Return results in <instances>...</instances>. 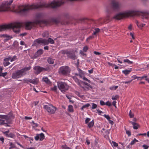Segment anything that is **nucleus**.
<instances>
[{
	"instance_id": "nucleus-1",
	"label": "nucleus",
	"mask_w": 149,
	"mask_h": 149,
	"mask_svg": "<svg viewBox=\"0 0 149 149\" xmlns=\"http://www.w3.org/2000/svg\"><path fill=\"white\" fill-rule=\"evenodd\" d=\"M120 7V4L118 1L115 0H112L111 3V8L107 7L106 8L107 15L106 17L103 19L102 18L99 19L98 20L99 23L100 24L107 23L111 21L112 19L120 20L130 16H139L142 13L140 11L137 10H129L119 13L111 17L110 14L112 13L114 11L118 10Z\"/></svg>"
},
{
	"instance_id": "nucleus-2",
	"label": "nucleus",
	"mask_w": 149,
	"mask_h": 149,
	"mask_svg": "<svg viewBox=\"0 0 149 149\" xmlns=\"http://www.w3.org/2000/svg\"><path fill=\"white\" fill-rule=\"evenodd\" d=\"M64 3V2L62 1H53L49 3H47L46 2H40L39 4H33L31 5H23L19 7L18 12L21 14H24L29 10L39 8L49 7L52 8H55L61 6Z\"/></svg>"
},
{
	"instance_id": "nucleus-3",
	"label": "nucleus",
	"mask_w": 149,
	"mask_h": 149,
	"mask_svg": "<svg viewBox=\"0 0 149 149\" xmlns=\"http://www.w3.org/2000/svg\"><path fill=\"white\" fill-rule=\"evenodd\" d=\"M22 24L19 22L11 23L8 25L0 26V32L5 31L6 29H11L16 33H19L20 28L22 27Z\"/></svg>"
},
{
	"instance_id": "nucleus-4",
	"label": "nucleus",
	"mask_w": 149,
	"mask_h": 149,
	"mask_svg": "<svg viewBox=\"0 0 149 149\" xmlns=\"http://www.w3.org/2000/svg\"><path fill=\"white\" fill-rule=\"evenodd\" d=\"M31 66L26 67L21 70H18L17 71L13 73L12 75V77L14 79H17L18 78L21 77L26 74V72L30 70L31 68Z\"/></svg>"
},
{
	"instance_id": "nucleus-5",
	"label": "nucleus",
	"mask_w": 149,
	"mask_h": 149,
	"mask_svg": "<svg viewBox=\"0 0 149 149\" xmlns=\"http://www.w3.org/2000/svg\"><path fill=\"white\" fill-rule=\"evenodd\" d=\"M49 43L53 44L54 43V42L52 38H49L47 40L40 38L34 41L33 45L34 46H37L38 44H43L44 45H48Z\"/></svg>"
},
{
	"instance_id": "nucleus-6",
	"label": "nucleus",
	"mask_w": 149,
	"mask_h": 149,
	"mask_svg": "<svg viewBox=\"0 0 149 149\" xmlns=\"http://www.w3.org/2000/svg\"><path fill=\"white\" fill-rule=\"evenodd\" d=\"M13 0H10L2 2L0 5V12L5 11L9 10L10 8V5Z\"/></svg>"
},
{
	"instance_id": "nucleus-7",
	"label": "nucleus",
	"mask_w": 149,
	"mask_h": 149,
	"mask_svg": "<svg viewBox=\"0 0 149 149\" xmlns=\"http://www.w3.org/2000/svg\"><path fill=\"white\" fill-rule=\"evenodd\" d=\"M70 69L68 66H64L60 68L58 70L59 73L64 76H67L69 74Z\"/></svg>"
},
{
	"instance_id": "nucleus-8",
	"label": "nucleus",
	"mask_w": 149,
	"mask_h": 149,
	"mask_svg": "<svg viewBox=\"0 0 149 149\" xmlns=\"http://www.w3.org/2000/svg\"><path fill=\"white\" fill-rule=\"evenodd\" d=\"M58 89L61 92L64 93L69 88V86L66 83L61 81H58L57 83Z\"/></svg>"
},
{
	"instance_id": "nucleus-9",
	"label": "nucleus",
	"mask_w": 149,
	"mask_h": 149,
	"mask_svg": "<svg viewBox=\"0 0 149 149\" xmlns=\"http://www.w3.org/2000/svg\"><path fill=\"white\" fill-rule=\"evenodd\" d=\"M42 17V14L41 13H37L36 14L35 17L34 21L35 23L38 24H46L47 23L46 21L41 20Z\"/></svg>"
},
{
	"instance_id": "nucleus-10",
	"label": "nucleus",
	"mask_w": 149,
	"mask_h": 149,
	"mask_svg": "<svg viewBox=\"0 0 149 149\" xmlns=\"http://www.w3.org/2000/svg\"><path fill=\"white\" fill-rule=\"evenodd\" d=\"M44 108L47 111L51 114L55 113L57 109V108L52 104H49L44 106Z\"/></svg>"
},
{
	"instance_id": "nucleus-11",
	"label": "nucleus",
	"mask_w": 149,
	"mask_h": 149,
	"mask_svg": "<svg viewBox=\"0 0 149 149\" xmlns=\"http://www.w3.org/2000/svg\"><path fill=\"white\" fill-rule=\"evenodd\" d=\"M33 69L35 70L34 73L36 74H40L41 72L43 71H48L50 70L48 66H47L46 68H44L39 66H35Z\"/></svg>"
},
{
	"instance_id": "nucleus-12",
	"label": "nucleus",
	"mask_w": 149,
	"mask_h": 149,
	"mask_svg": "<svg viewBox=\"0 0 149 149\" xmlns=\"http://www.w3.org/2000/svg\"><path fill=\"white\" fill-rule=\"evenodd\" d=\"M14 118L12 113H9L8 115H0V121L1 122L3 120L1 119H4L8 123H10L11 119Z\"/></svg>"
},
{
	"instance_id": "nucleus-13",
	"label": "nucleus",
	"mask_w": 149,
	"mask_h": 149,
	"mask_svg": "<svg viewBox=\"0 0 149 149\" xmlns=\"http://www.w3.org/2000/svg\"><path fill=\"white\" fill-rule=\"evenodd\" d=\"M37 25L34 22H26L25 23V29L26 30H30L31 29Z\"/></svg>"
},
{
	"instance_id": "nucleus-14",
	"label": "nucleus",
	"mask_w": 149,
	"mask_h": 149,
	"mask_svg": "<svg viewBox=\"0 0 149 149\" xmlns=\"http://www.w3.org/2000/svg\"><path fill=\"white\" fill-rule=\"evenodd\" d=\"M23 80L24 81V83H26L28 84H29V82H30L34 84H37L39 82L38 79L37 78L33 79H23Z\"/></svg>"
},
{
	"instance_id": "nucleus-15",
	"label": "nucleus",
	"mask_w": 149,
	"mask_h": 149,
	"mask_svg": "<svg viewBox=\"0 0 149 149\" xmlns=\"http://www.w3.org/2000/svg\"><path fill=\"white\" fill-rule=\"evenodd\" d=\"M69 54H68L67 57L73 60L76 59L77 57L75 54V52L73 50L70 51H69Z\"/></svg>"
},
{
	"instance_id": "nucleus-16",
	"label": "nucleus",
	"mask_w": 149,
	"mask_h": 149,
	"mask_svg": "<svg viewBox=\"0 0 149 149\" xmlns=\"http://www.w3.org/2000/svg\"><path fill=\"white\" fill-rule=\"evenodd\" d=\"M45 136L44 134L42 133L40 134H37L36 136L35 137V140L37 141L39 139L40 141H42L45 138Z\"/></svg>"
},
{
	"instance_id": "nucleus-17",
	"label": "nucleus",
	"mask_w": 149,
	"mask_h": 149,
	"mask_svg": "<svg viewBox=\"0 0 149 149\" xmlns=\"http://www.w3.org/2000/svg\"><path fill=\"white\" fill-rule=\"evenodd\" d=\"M11 59V56H9L8 58H4L3 62V64L4 66L6 67L10 64V63L9 62V61Z\"/></svg>"
},
{
	"instance_id": "nucleus-18",
	"label": "nucleus",
	"mask_w": 149,
	"mask_h": 149,
	"mask_svg": "<svg viewBox=\"0 0 149 149\" xmlns=\"http://www.w3.org/2000/svg\"><path fill=\"white\" fill-rule=\"evenodd\" d=\"M4 134L7 137H8L14 138L15 136L14 134L12 133H9V131H5L4 132Z\"/></svg>"
},
{
	"instance_id": "nucleus-19",
	"label": "nucleus",
	"mask_w": 149,
	"mask_h": 149,
	"mask_svg": "<svg viewBox=\"0 0 149 149\" xmlns=\"http://www.w3.org/2000/svg\"><path fill=\"white\" fill-rule=\"evenodd\" d=\"M43 53V50L42 49H40L37 51V52L34 54V57L35 58H36L42 54Z\"/></svg>"
},
{
	"instance_id": "nucleus-20",
	"label": "nucleus",
	"mask_w": 149,
	"mask_h": 149,
	"mask_svg": "<svg viewBox=\"0 0 149 149\" xmlns=\"http://www.w3.org/2000/svg\"><path fill=\"white\" fill-rule=\"evenodd\" d=\"M140 12L142 13H141L139 16L141 15L143 16L144 18H145L146 19H148V18L146 16V15H149V12L148 11Z\"/></svg>"
},
{
	"instance_id": "nucleus-21",
	"label": "nucleus",
	"mask_w": 149,
	"mask_h": 149,
	"mask_svg": "<svg viewBox=\"0 0 149 149\" xmlns=\"http://www.w3.org/2000/svg\"><path fill=\"white\" fill-rule=\"evenodd\" d=\"M72 78L78 85L81 86V81L79 80L75 76H73Z\"/></svg>"
},
{
	"instance_id": "nucleus-22",
	"label": "nucleus",
	"mask_w": 149,
	"mask_h": 149,
	"mask_svg": "<svg viewBox=\"0 0 149 149\" xmlns=\"http://www.w3.org/2000/svg\"><path fill=\"white\" fill-rule=\"evenodd\" d=\"M42 80L47 84H49L51 83V81L47 77H43L42 78Z\"/></svg>"
},
{
	"instance_id": "nucleus-23",
	"label": "nucleus",
	"mask_w": 149,
	"mask_h": 149,
	"mask_svg": "<svg viewBox=\"0 0 149 149\" xmlns=\"http://www.w3.org/2000/svg\"><path fill=\"white\" fill-rule=\"evenodd\" d=\"M54 59L51 58L49 57L48 58L47 61L50 64H53L54 63Z\"/></svg>"
},
{
	"instance_id": "nucleus-24",
	"label": "nucleus",
	"mask_w": 149,
	"mask_h": 149,
	"mask_svg": "<svg viewBox=\"0 0 149 149\" xmlns=\"http://www.w3.org/2000/svg\"><path fill=\"white\" fill-rule=\"evenodd\" d=\"M132 71V69L130 68L129 70H125L122 71V72L125 74V75H127Z\"/></svg>"
},
{
	"instance_id": "nucleus-25",
	"label": "nucleus",
	"mask_w": 149,
	"mask_h": 149,
	"mask_svg": "<svg viewBox=\"0 0 149 149\" xmlns=\"http://www.w3.org/2000/svg\"><path fill=\"white\" fill-rule=\"evenodd\" d=\"M52 21L53 22L56 24H57L60 22L59 19L57 18H53L52 19Z\"/></svg>"
},
{
	"instance_id": "nucleus-26",
	"label": "nucleus",
	"mask_w": 149,
	"mask_h": 149,
	"mask_svg": "<svg viewBox=\"0 0 149 149\" xmlns=\"http://www.w3.org/2000/svg\"><path fill=\"white\" fill-rule=\"evenodd\" d=\"M123 63H127L129 65H130V64H132L133 63V62L132 61H130L128 59H125L124 60Z\"/></svg>"
},
{
	"instance_id": "nucleus-27",
	"label": "nucleus",
	"mask_w": 149,
	"mask_h": 149,
	"mask_svg": "<svg viewBox=\"0 0 149 149\" xmlns=\"http://www.w3.org/2000/svg\"><path fill=\"white\" fill-rule=\"evenodd\" d=\"M42 36L43 37L48 38L49 36V33L48 31L42 33Z\"/></svg>"
},
{
	"instance_id": "nucleus-28",
	"label": "nucleus",
	"mask_w": 149,
	"mask_h": 149,
	"mask_svg": "<svg viewBox=\"0 0 149 149\" xmlns=\"http://www.w3.org/2000/svg\"><path fill=\"white\" fill-rule=\"evenodd\" d=\"M68 111L70 112L73 111V107L72 105H69L68 107Z\"/></svg>"
},
{
	"instance_id": "nucleus-29",
	"label": "nucleus",
	"mask_w": 149,
	"mask_h": 149,
	"mask_svg": "<svg viewBox=\"0 0 149 149\" xmlns=\"http://www.w3.org/2000/svg\"><path fill=\"white\" fill-rule=\"evenodd\" d=\"M90 106L89 103H87L82 106L81 109V110H83L84 109Z\"/></svg>"
},
{
	"instance_id": "nucleus-30",
	"label": "nucleus",
	"mask_w": 149,
	"mask_h": 149,
	"mask_svg": "<svg viewBox=\"0 0 149 149\" xmlns=\"http://www.w3.org/2000/svg\"><path fill=\"white\" fill-rule=\"evenodd\" d=\"M133 125V128L135 130L137 129L140 127L139 125L137 123H135V124Z\"/></svg>"
},
{
	"instance_id": "nucleus-31",
	"label": "nucleus",
	"mask_w": 149,
	"mask_h": 149,
	"mask_svg": "<svg viewBox=\"0 0 149 149\" xmlns=\"http://www.w3.org/2000/svg\"><path fill=\"white\" fill-rule=\"evenodd\" d=\"M94 125V122L93 120L90 122L88 124V126L90 128L93 127Z\"/></svg>"
},
{
	"instance_id": "nucleus-32",
	"label": "nucleus",
	"mask_w": 149,
	"mask_h": 149,
	"mask_svg": "<svg viewBox=\"0 0 149 149\" xmlns=\"http://www.w3.org/2000/svg\"><path fill=\"white\" fill-rule=\"evenodd\" d=\"M69 51L68 50H63L61 51V53L63 54H66L67 55L68 54Z\"/></svg>"
},
{
	"instance_id": "nucleus-33",
	"label": "nucleus",
	"mask_w": 149,
	"mask_h": 149,
	"mask_svg": "<svg viewBox=\"0 0 149 149\" xmlns=\"http://www.w3.org/2000/svg\"><path fill=\"white\" fill-rule=\"evenodd\" d=\"M17 59V56L15 55L12 58L11 57V59L10 60V62H12L13 61L16 60Z\"/></svg>"
},
{
	"instance_id": "nucleus-34",
	"label": "nucleus",
	"mask_w": 149,
	"mask_h": 149,
	"mask_svg": "<svg viewBox=\"0 0 149 149\" xmlns=\"http://www.w3.org/2000/svg\"><path fill=\"white\" fill-rule=\"evenodd\" d=\"M95 31L94 32L93 35H95L100 31V29L99 28H96L95 29Z\"/></svg>"
},
{
	"instance_id": "nucleus-35",
	"label": "nucleus",
	"mask_w": 149,
	"mask_h": 149,
	"mask_svg": "<svg viewBox=\"0 0 149 149\" xmlns=\"http://www.w3.org/2000/svg\"><path fill=\"white\" fill-rule=\"evenodd\" d=\"M4 121H5V120H3L0 123V125H4V124H6V125H7L6 126H10L9 125L7 124L8 123L7 122V123H6L4 122Z\"/></svg>"
},
{
	"instance_id": "nucleus-36",
	"label": "nucleus",
	"mask_w": 149,
	"mask_h": 149,
	"mask_svg": "<svg viewBox=\"0 0 149 149\" xmlns=\"http://www.w3.org/2000/svg\"><path fill=\"white\" fill-rule=\"evenodd\" d=\"M62 148L63 149H70V148L68 147L66 145H63L61 146Z\"/></svg>"
},
{
	"instance_id": "nucleus-37",
	"label": "nucleus",
	"mask_w": 149,
	"mask_h": 149,
	"mask_svg": "<svg viewBox=\"0 0 149 149\" xmlns=\"http://www.w3.org/2000/svg\"><path fill=\"white\" fill-rule=\"evenodd\" d=\"M119 98V96L118 95H116L114 96H113L112 97L113 100H116L117 99Z\"/></svg>"
},
{
	"instance_id": "nucleus-38",
	"label": "nucleus",
	"mask_w": 149,
	"mask_h": 149,
	"mask_svg": "<svg viewBox=\"0 0 149 149\" xmlns=\"http://www.w3.org/2000/svg\"><path fill=\"white\" fill-rule=\"evenodd\" d=\"M97 106V105L96 104L93 103H92V109H95Z\"/></svg>"
},
{
	"instance_id": "nucleus-39",
	"label": "nucleus",
	"mask_w": 149,
	"mask_h": 149,
	"mask_svg": "<svg viewBox=\"0 0 149 149\" xmlns=\"http://www.w3.org/2000/svg\"><path fill=\"white\" fill-rule=\"evenodd\" d=\"M57 89V87L56 86H54V87L51 88V90L52 91H56Z\"/></svg>"
},
{
	"instance_id": "nucleus-40",
	"label": "nucleus",
	"mask_w": 149,
	"mask_h": 149,
	"mask_svg": "<svg viewBox=\"0 0 149 149\" xmlns=\"http://www.w3.org/2000/svg\"><path fill=\"white\" fill-rule=\"evenodd\" d=\"M118 87V86H115L110 87V88L111 90H115L117 89Z\"/></svg>"
},
{
	"instance_id": "nucleus-41",
	"label": "nucleus",
	"mask_w": 149,
	"mask_h": 149,
	"mask_svg": "<svg viewBox=\"0 0 149 149\" xmlns=\"http://www.w3.org/2000/svg\"><path fill=\"white\" fill-rule=\"evenodd\" d=\"M10 142V148H15V145L13 143L11 142Z\"/></svg>"
},
{
	"instance_id": "nucleus-42",
	"label": "nucleus",
	"mask_w": 149,
	"mask_h": 149,
	"mask_svg": "<svg viewBox=\"0 0 149 149\" xmlns=\"http://www.w3.org/2000/svg\"><path fill=\"white\" fill-rule=\"evenodd\" d=\"M105 105L110 107L111 105V104L109 101H108L105 103Z\"/></svg>"
},
{
	"instance_id": "nucleus-43",
	"label": "nucleus",
	"mask_w": 149,
	"mask_h": 149,
	"mask_svg": "<svg viewBox=\"0 0 149 149\" xmlns=\"http://www.w3.org/2000/svg\"><path fill=\"white\" fill-rule=\"evenodd\" d=\"M147 77V76L146 75L142 77H138V79L139 80H141L143 79L144 78H146Z\"/></svg>"
},
{
	"instance_id": "nucleus-44",
	"label": "nucleus",
	"mask_w": 149,
	"mask_h": 149,
	"mask_svg": "<svg viewBox=\"0 0 149 149\" xmlns=\"http://www.w3.org/2000/svg\"><path fill=\"white\" fill-rule=\"evenodd\" d=\"M125 130H126V134L128 135L129 136H130L131 135L130 131L129 130H127L126 129H125Z\"/></svg>"
},
{
	"instance_id": "nucleus-45",
	"label": "nucleus",
	"mask_w": 149,
	"mask_h": 149,
	"mask_svg": "<svg viewBox=\"0 0 149 149\" xmlns=\"http://www.w3.org/2000/svg\"><path fill=\"white\" fill-rule=\"evenodd\" d=\"M106 118L108 120H109L110 119V117L108 115H106V114H104L103 116Z\"/></svg>"
},
{
	"instance_id": "nucleus-46",
	"label": "nucleus",
	"mask_w": 149,
	"mask_h": 149,
	"mask_svg": "<svg viewBox=\"0 0 149 149\" xmlns=\"http://www.w3.org/2000/svg\"><path fill=\"white\" fill-rule=\"evenodd\" d=\"M129 115L130 116V117L131 118H132L134 116V115L133 114V113H132V112H131V110L130 111V113H129Z\"/></svg>"
},
{
	"instance_id": "nucleus-47",
	"label": "nucleus",
	"mask_w": 149,
	"mask_h": 149,
	"mask_svg": "<svg viewBox=\"0 0 149 149\" xmlns=\"http://www.w3.org/2000/svg\"><path fill=\"white\" fill-rule=\"evenodd\" d=\"M93 35L91 36H89L88 38L86 39V40L87 41L93 38H94V36H93Z\"/></svg>"
},
{
	"instance_id": "nucleus-48",
	"label": "nucleus",
	"mask_w": 149,
	"mask_h": 149,
	"mask_svg": "<svg viewBox=\"0 0 149 149\" xmlns=\"http://www.w3.org/2000/svg\"><path fill=\"white\" fill-rule=\"evenodd\" d=\"M91 119L89 118H86L85 120V123L86 124H87L88 122Z\"/></svg>"
},
{
	"instance_id": "nucleus-49",
	"label": "nucleus",
	"mask_w": 149,
	"mask_h": 149,
	"mask_svg": "<svg viewBox=\"0 0 149 149\" xmlns=\"http://www.w3.org/2000/svg\"><path fill=\"white\" fill-rule=\"evenodd\" d=\"M88 49V48L87 46L84 47L83 48V51L86 52Z\"/></svg>"
},
{
	"instance_id": "nucleus-50",
	"label": "nucleus",
	"mask_w": 149,
	"mask_h": 149,
	"mask_svg": "<svg viewBox=\"0 0 149 149\" xmlns=\"http://www.w3.org/2000/svg\"><path fill=\"white\" fill-rule=\"evenodd\" d=\"M112 143L113 146L115 147H117L118 146V144L114 141H112Z\"/></svg>"
},
{
	"instance_id": "nucleus-51",
	"label": "nucleus",
	"mask_w": 149,
	"mask_h": 149,
	"mask_svg": "<svg viewBox=\"0 0 149 149\" xmlns=\"http://www.w3.org/2000/svg\"><path fill=\"white\" fill-rule=\"evenodd\" d=\"M145 25V24H139V26H138V27L141 29V28L143 27H144Z\"/></svg>"
},
{
	"instance_id": "nucleus-52",
	"label": "nucleus",
	"mask_w": 149,
	"mask_h": 149,
	"mask_svg": "<svg viewBox=\"0 0 149 149\" xmlns=\"http://www.w3.org/2000/svg\"><path fill=\"white\" fill-rule=\"evenodd\" d=\"M109 130H107L105 131V135H108L109 133Z\"/></svg>"
},
{
	"instance_id": "nucleus-53",
	"label": "nucleus",
	"mask_w": 149,
	"mask_h": 149,
	"mask_svg": "<svg viewBox=\"0 0 149 149\" xmlns=\"http://www.w3.org/2000/svg\"><path fill=\"white\" fill-rule=\"evenodd\" d=\"M142 147L144 148V149H148L149 147V146L145 145H143L142 146Z\"/></svg>"
},
{
	"instance_id": "nucleus-54",
	"label": "nucleus",
	"mask_w": 149,
	"mask_h": 149,
	"mask_svg": "<svg viewBox=\"0 0 149 149\" xmlns=\"http://www.w3.org/2000/svg\"><path fill=\"white\" fill-rule=\"evenodd\" d=\"M78 70L79 72V74H83V71L79 68H78Z\"/></svg>"
},
{
	"instance_id": "nucleus-55",
	"label": "nucleus",
	"mask_w": 149,
	"mask_h": 149,
	"mask_svg": "<svg viewBox=\"0 0 149 149\" xmlns=\"http://www.w3.org/2000/svg\"><path fill=\"white\" fill-rule=\"evenodd\" d=\"M27 34L26 33H22L20 34L19 35L20 36H24L26 35Z\"/></svg>"
},
{
	"instance_id": "nucleus-56",
	"label": "nucleus",
	"mask_w": 149,
	"mask_h": 149,
	"mask_svg": "<svg viewBox=\"0 0 149 149\" xmlns=\"http://www.w3.org/2000/svg\"><path fill=\"white\" fill-rule=\"evenodd\" d=\"M100 104L101 105H105V102L102 100H100Z\"/></svg>"
},
{
	"instance_id": "nucleus-57",
	"label": "nucleus",
	"mask_w": 149,
	"mask_h": 149,
	"mask_svg": "<svg viewBox=\"0 0 149 149\" xmlns=\"http://www.w3.org/2000/svg\"><path fill=\"white\" fill-rule=\"evenodd\" d=\"M7 74V72H5L3 73H1V76H2L3 77H5Z\"/></svg>"
},
{
	"instance_id": "nucleus-58",
	"label": "nucleus",
	"mask_w": 149,
	"mask_h": 149,
	"mask_svg": "<svg viewBox=\"0 0 149 149\" xmlns=\"http://www.w3.org/2000/svg\"><path fill=\"white\" fill-rule=\"evenodd\" d=\"M96 110L97 112L98 113V114L99 115H100L101 113H103L102 111L100 110L99 109H97Z\"/></svg>"
},
{
	"instance_id": "nucleus-59",
	"label": "nucleus",
	"mask_w": 149,
	"mask_h": 149,
	"mask_svg": "<svg viewBox=\"0 0 149 149\" xmlns=\"http://www.w3.org/2000/svg\"><path fill=\"white\" fill-rule=\"evenodd\" d=\"M80 53L83 56L86 55V54L84 53L83 51L82 50H80Z\"/></svg>"
},
{
	"instance_id": "nucleus-60",
	"label": "nucleus",
	"mask_w": 149,
	"mask_h": 149,
	"mask_svg": "<svg viewBox=\"0 0 149 149\" xmlns=\"http://www.w3.org/2000/svg\"><path fill=\"white\" fill-rule=\"evenodd\" d=\"M93 53L96 54V55H100L101 54V53H100V52H96V51H94L93 52Z\"/></svg>"
},
{
	"instance_id": "nucleus-61",
	"label": "nucleus",
	"mask_w": 149,
	"mask_h": 149,
	"mask_svg": "<svg viewBox=\"0 0 149 149\" xmlns=\"http://www.w3.org/2000/svg\"><path fill=\"white\" fill-rule=\"evenodd\" d=\"M0 140L2 141V143H3L4 142V138L2 137H0Z\"/></svg>"
},
{
	"instance_id": "nucleus-62",
	"label": "nucleus",
	"mask_w": 149,
	"mask_h": 149,
	"mask_svg": "<svg viewBox=\"0 0 149 149\" xmlns=\"http://www.w3.org/2000/svg\"><path fill=\"white\" fill-rule=\"evenodd\" d=\"M83 79L84 80H86V81H88V82L89 83H90V80H89L87 78H86V77H83Z\"/></svg>"
},
{
	"instance_id": "nucleus-63",
	"label": "nucleus",
	"mask_w": 149,
	"mask_h": 149,
	"mask_svg": "<svg viewBox=\"0 0 149 149\" xmlns=\"http://www.w3.org/2000/svg\"><path fill=\"white\" fill-rule=\"evenodd\" d=\"M82 88L85 90H88L89 89V88L86 86L82 87Z\"/></svg>"
},
{
	"instance_id": "nucleus-64",
	"label": "nucleus",
	"mask_w": 149,
	"mask_h": 149,
	"mask_svg": "<svg viewBox=\"0 0 149 149\" xmlns=\"http://www.w3.org/2000/svg\"><path fill=\"white\" fill-rule=\"evenodd\" d=\"M116 101H113L112 102L113 105L116 107Z\"/></svg>"
}]
</instances>
